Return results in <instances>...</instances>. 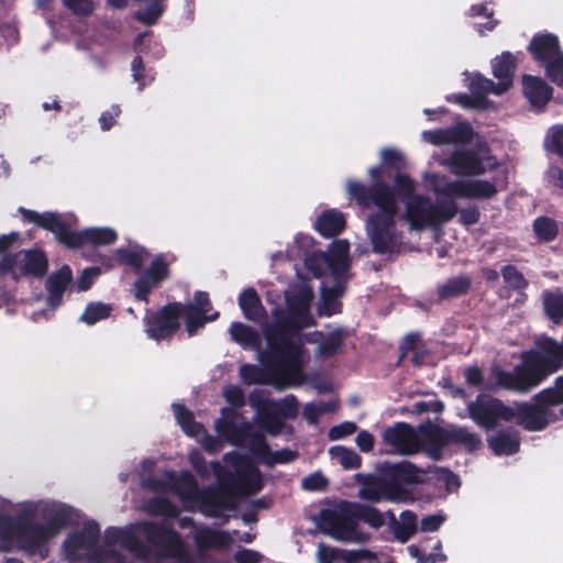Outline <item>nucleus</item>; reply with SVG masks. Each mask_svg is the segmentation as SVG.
I'll return each mask as SVG.
<instances>
[{
  "instance_id": "obj_36",
  "label": "nucleus",
  "mask_w": 563,
  "mask_h": 563,
  "mask_svg": "<svg viewBox=\"0 0 563 563\" xmlns=\"http://www.w3.org/2000/svg\"><path fill=\"white\" fill-rule=\"evenodd\" d=\"M488 446L495 455H514L520 449L519 433L517 431H500L488 439Z\"/></svg>"
},
{
  "instance_id": "obj_51",
  "label": "nucleus",
  "mask_w": 563,
  "mask_h": 563,
  "mask_svg": "<svg viewBox=\"0 0 563 563\" xmlns=\"http://www.w3.org/2000/svg\"><path fill=\"white\" fill-rule=\"evenodd\" d=\"M543 147L548 153L563 158V124H554L547 130Z\"/></svg>"
},
{
  "instance_id": "obj_53",
  "label": "nucleus",
  "mask_w": 563,
  "mask_h": 563,
  "mask_svg": "<svg viewBox=\"0 0 563 563\" xmlns=\"http://www.w3.org/2000/svg\"><path fill=\"white\" fill-rule=\"evenodd\" d=\"M146 511L153 516L176 517L178 508L166 497H155L147 501Z\"/></svg>"
},
{
  "instance_id": "obj_17",
  "label": "nucleus",
  "mask_w": 563,
  "mask_h": 563,
  "mask_svg": "<svg viewBox=\"0 0 563 563\" xmlns=\"http://www.w3.org/2000/svg\"><path fill=\"white\" fill-rule=\"evenodd\" d=\"M20 212L25 221L52 232L58 243L67 249L69 247L74 230H71L70 224L64 221L57 212L38 213L25 208H20Z\"/></svg>"
},
{
  "instance_id": "obj_63",
  "label": "nucleus",
  "mask_w": 563,
  "mask_h": 563,
  "mask_svg": "<svg viewBox=\"0 0 563 563\" xmlns=\"http://www.w3.org/2000/svg\"><path fill=\"white\" fill-rule=\"evenodd\" d=\"M65 8L77 16H89L96 7L93 0H62Z\"/></svg>"
},
{
  "instance_id": "obj_10",
  "label": "nucleus",
  "mask_w": 563,
  "mask_h": 563,
  "mask_svg": "<svg viewBox=\"0 0 563 563\" xmlns=\"http://www.w3.org/2000/svg\"><path fill=\"white\" fill-rule=\"evenodd\" d=\"M183 302H168L156 311H147L143 318L145 332L154 341H170L181 327Z\"/></svg>"
},
{
  "instance_id": "obj_64",
  "label": "nucleus",
  "mask_w": 563,
  "mask_h": 563,
  "mask_svg": "<svg viewBox=\"0 0 563 563\" xmlns=\"http://www.w3.org/2000/svg\"><path fill=\"white\" fill-rule=\"evenodd\" d=\"M335 408L336 404L333 401L320 402L318 405L308 404L305 407L303 415L308 422L316 423L322 413L331 412Z\"/></svg>"
},
{
  "instance_id": "obj_28",
  "label": "nucleus",
  "mask_w": 563,
  "mask_h": 563,
  "mask_svg": "<svg viewBox=\"0 0 563 563\" xmlns=\"http://www.w3.org/2000/svg\"><path fill=\"white\" fill-rule=\"evenodd\" d=\"M523 95L536 109H544L552 98L553 89L541 77L523 75Z\"/></svg>"
},
{
  "instance_id": "obj_37",
  "label": "nucleus",
  "mask_w": 563,
  "mask_h": 563,
  "mask_svg": "<svg viewBox=\"0 0 563 563\" xmlns=\"http://www.w3.org/2000/svg\"><path fill=\"white\" fill-rule=\"evenodd\" d=\"M253 427L249 422H244L242 424H235L232 421L219 420L217 422V431L218 433L228 439L229 442L236 446H242L246 444V440L249 435H251V431Z\"/></svg>"
},
{
  "instance_id": "obj_41",
  "label": "nucleus",
  "mask_w": 563,
  "mask_h": 563,
  "mask_svg": "<svg viewBox=\"0 0 563 563\" xmlns=\"http://www.w3.org/2000/svg\"><path fill=\"white\" fill-rule=\"evenodd\" d=\"M177 423L189 437H198L205 431L202 423L197 422L194 413L183 404H173Z\"/></svg>"
},
{
  "instance_id": "obj_29",
  "label": "nucleus",
  "mask_w": 563,
  "mask_h": 563,
  "mask_svg": "<svg viewBox=\"0 0 563 563\" xmlns=\"http://www.w3.org/2000/svg\"><path fill=\"white\" fill-rule=\"evenodd\" d=\"M22 255L20 273L26 277L42 278L48 271V258L42 249H30L20 252Z\"/></svg>"
},
{
  "instance_id": "obj_45",
  "label": "nucleus",
  "mask_w": 563,
  "mask_h": 563,
  "mask_svg": "<svg viewBox=\"0 0 563 563\" xmlns=\"http://www.w3.org/2000/svg\"><path fill=\"white\" fill-rule=\"evenodd\" d=\"M115 255L120 264L130 266L133 272L140 273L148 252L145 247H119L115 250Z\"/></svg>"
},
{
  "instance_id": "obj_52",
  "label": "nucleus",
  "mask_w": 563,
  "mask_h": 563,
  "mask_svg": "<svg viewBox=\"0 0 563 563\" xmlns=\"http://www.w3.org/2000/svg\"><path fill=\"white\" fill-rule=\"evenodd\" d=\"M330 454L336 459L344 470H356L361 467L362 459L352 449H347L342 445H335L330 448Z\"/></svg>"
},
{
  "instance_id": "obj_20",
  "label": "nucleus",
  "mask_w": 563,
  "mask_h": 563,
  "mask_svg": "<svg viewBox=\"0 0 563 563\" xmlns=\"http://www.w3.org/2000/svg\"><path fill=\"white\" fill-rule=\"evenodd\" d=\"M405 219L411 230L421 231L428 227H434L433 203L428 196L417 195L407 201Z\"/></svg>"
},
{
  "instance_id": "obj_33",
  "label": "nucleus",
  "mask_w": 563,
  "mask_h": 563,
  "mask_svg": "<svg viewBox=\"0 0 563 563\" xmlns=\"http://www.w3.org/2000/svg\"><path fill=\"white\" fill-rule=\"evenodd\" d=\"M79 517L80 515L75 508L67 505H60L48 511L47 522L44 525L54 538L63 528L76 525Z\"/></svg>"
},
{
  "instance_id": "obj_43",
  "label": "nucleus",
  "mask_w": 563,
  "mask_h": 563,
  "mask_svg": "<svg viewBox=\"0 0 563 563\" xmlns=\"http://www.w3.org/2000/svg\"><path fill=\"white\" fill-rule=\"evenodd\" d=\"M240 376L242 380L247 384H267V383H275V384H282L285 386H289L284 379H274L272 378L271 374L264 369L260 368L256 365L253 364H243L240 367Z\"/></svg>"
},
{
  "instance_id": "obj_22",
  "label": "nucleus",
  "mask_w": 563,
  "mask_h": 563,
  "mask_svg": "<svg viewBox=\"0 0 563 563\" xmlns=\"http://www.w3.org/2000/svg\"><path fill=\"white\" fill-rule=\"evenodd\" d=\"M422 136L434 145L468 144L474 139V130L470 122L463 121L446 129L424 131Z\"/></svg>"
},
{
  "instance_id": "obj_49",
  "label": "nucleus",
  "mask_w": 563,
  "mask_h": 563,
  "mask_svg": "<svg viewBox=\"0 0 563 563\" xmlns=\"http://www.w3.org/2000/svg\"><path fill=\"white\" fill-rule=\"evenodd\" d=\"M345 332L338 328L329 332L318 345V354L323 357L334 355L343 345Z\"/></svg>"
},
{
  "instance_id": "obj_6",
  "label": "nucleus",
  "mask_w": 563,
  "mask_h": 563,
  "mask_svg": "<svg viewBox=\"0 0 563 563\" xmlns=\"http://www.w3.org/2000/svg\"><path fill=\"white\" fill-rule=\"evenodd\" d=\"M148 543L159 548V558L176 559V563H192L179 532L164 522L140 521L134 526Z\"/></svg>"
},
{
  "instance_id": "obj_7",
  "label": "nucleus",
  "mask_w": 563,
  "mask_h": 563,
  "mask_svg": "<svg viewBox=\"0 0 563 563\" xmlns=\"http://www.w3.org/2000/svg\"><path fill=\"white\" fill-rule=\"evenodd\" d=\"M467 416L483 430H495L500 421L510 422L514 420L512 407L506 405L501 399L481 393L466 405Z\"/></svg>"
},
{
  "instance_id": "obj_59",
  "label": "nucleus",
  "mask_w": 563,
  "mask_h": 563,
  "mask_svg": "<svg viewBox=\"0 0 563 563\" xmlns=\"http://www.w3.org/2000/svg\"><path fill=\"white\" fill-rule=\"evenodd\" d=\"M449 102H455L465 109H485L488 102L484 96H473L467 93H456L446 97Z\"/></svg>"
},
{
  "instance_id": "obj_11",
  "label": "nucleus",
  "mask_w": 563,
  "mask_h": 563,
  "mask_svg": "<svg viewBox=\"0 0 563 563\" xmlns=\"http://www.w3.org/2000/svg\"><path fill=\"white\" fill-rule=\"evenodd\" d=\"M385 186L389 192L390 198L394 201L395 207H398L397 199L401 201H409L416 195V184L410 178L409 175L404 174L401 172H397L394 177V186L388 185L387 183H377L365 185L361 181L349 180L346 184V190L349 196L355 200V202H364L372 200L373 188H378Z\"/></svg>"
},
{
  "instance_id": "obj_31",
  "label": "nucleus",
  "mask_w": 563,
  "mask_h": 563,
  "mask_svg": "<svg viewBox=\"0 0 563 563\" xmlns=\"http://www.w3.org/2000/svg\"><path fill=\"white\" fill-rule=\"evenodd\" d=\"M194 539L196 545L201 550H225L232 543V537L229 532L209 527L197 530Z\"/></svg>"
},
{
  "instance_id": "obj_60",
  "label": "nucleus",
  "mask_w": 563,
  "mask_h": 563,
  "mask_svg": "<svg viewBox=\"0 0 563 563\" xmlns=\"http://www.w3.org/2000/svg\"><path fill=\"white\" fill-rule=\"evenodd\" d=\"M389 527L393 530L395 538L400 543H406L411 537H413L417 532L418 528H407L402 522H399L393 512V510L386 511Z\"/></svg>"
},
{
  "instance_id": "obj_58",
  "label": "nucleus",
  "mask_w": 563,
  "mask_h": 563,
  "mask_svg": "<svg viewBox=\"0 0 563 563\" xmlns=\"http://www.w3.org/2000/svg\"><path fill=\"white\" fill-rule=\"evenodd\" d=\"M468 180H452L446 183L441 188L437 189L439 195L453 198H466L470 199Z\"/></svg>"
},
{
  "instance_id": "obj_15",
  "label": "nucleus",
  "mask_w": 563,
  "mask_h": 563,
  "mask_svg": "<svg viewBox=\"0 0 563 563\" xmlns=\"http://www.w3.org/2000/svg\"><path fill=\"white\" fill-rule=\"evenodd\" d=\"M386 444L394 448L400 454L412 455L420 451L427 453L426 437L420 430V435L406 422H397L387 428L383 433Z\"/></svg>"
},
{
  "instance_id": "obj_14",
  "label": "nucleus",
  "mask_w": 563,
  "mask_h": 563,
  "mask_svg": "<svg viewBox=\"0 0 563 563\" xmlns=\"http://www.w3.org/2000/svg\"><path fill=\"white\" fill-rule=\"evenodd\" d=\"M133 283V295L137 301L148 302L150 295L170 277V265L164 254L154 256L148 267Z\"/></svg>"
},
{
  "instance_id": "obj_1",
  "label": "nucleus",
  "mask_w": 563,
  "mask_h": 563,
  "mask_svg": "<svg viewBox=\"0 0 563 563\" xmlns=\"http://www.w3.org/2000/svg\"><path fill=\"white\" fill-rule=\"evenodd\" d=\"M313 292L309 287L300 288L286 298L287 308L273 309V321L262 328L266 344H269L271 354L285 356L287 361H295L300 352L302 342L298 334L306 328L314 327L316 320L310 312Z\"/></svg>"
},
{
  "instance_id": "obj_48",
  "label": "nucleus",
  "mask_w": 563,
  "mask_h": 563,
  "mask_svg": "<svg viewBox=\"0 0 563 563\" xmlns=\"http://www.w3.org/2000/svg\"><path fill=\"white\" fill-rule=\"evenodd\" d=\"M113 308L110 303H104L101 301H91L89 302L79 320L87 325H93L101 320H106L111 316Z\"/></svg>"
},
{
  "instance_id": "obj_47",
  "label": "nucleus",
  "mask_w": 563,
  "mask_h": 563,
  "mask_svg": "<svg viewBox=\"0 0 563 563\" xmlns=\"http://www.w3.org/2000/svg\"><path fill=\"white\" fill-rule=\"evenodd\" d=\"M357 523L360 521L367 523L374 529H379L385 525L387 518L386 511L382 512L377 508L366 504L355 503Z\"/></svg>"
},
{
  "instance_id": "obj_24",
  "label": "nucleus",
  "mask_w": 563,
  "mask_h": 563,
  "mask_svg": "<svg viewBox=\"0 0 563 563\" xmlns=\"http://www.w3.org/2000/svg\"><path fill=\"white\" fill-rule=\"evenodd\" d=\"M14 536L20 548L31 554H35L53 538L45 525L38 522H27L18 526Z\"/></svg>"
},
{
  "instance_id": "obj_44",
  "label": "nucleus",
  "mask_w": 563,
  "mask_h": 563,
  "mask_svg": "<svg viewBox=\"0 0 563 563\" xmlns=\"http://www.w3.org/2000/svg\"><path fill=\"white\" fill-rule=\"evenodd\" d=\"M175 492L183 501L197 503L201 489L198 482L190 472H183L175 485Z\"/></svg>"
},
{
  "instance_id": "obj_56",
  "label": "nucleus",
  "mask_w": 563,
  "mask_h": 563,
  "mask_svg": "<svg viewBox=\"0 0 563 563\" xmlns=\"http://www.w3.org/2000/svg\"><path fill=\"white\" fill-rule=\"evenodd\" d=\"M246 444L252 454L263 463L271 449L265 435L260 431L252 430L251 435H249L246 440Z\"/></svg>"
},
{
  "instance_id": "obj_40",
  "label": "nucleus",
  "mask_w": 563,
  "mask_h": 563,
  "mask_svg": "<svg viewBox=\"0 0 563 563\" xmlns=\"http://www.w3.org/2000/svg\"><path fill=\"white\" fill-rule=\"evenodd\" d=\"M499 178L495 177L493 181L486 179L468 180L470 199H492L499 191ZM507 187V177L504 176L503 186L500 189Z\"/></svg>"
},
{
  "instance_id": "obj_55",
  "label": "nucleus",
  "mask_w": 563,
  "mask_h": 563,
  "mask_svg": "<svg viewBox=\"0 0 563 563\" xmlns=\"http://www.w3.org/2000/svg\"><path fill=\"white\" fill-rule=\"evenodd\" d=\"M500 274L504 282L514 290H523L529 286V282L515 265L503 266Z\"/></svg>"
},
{
  "instance_id": "obj_57",
  "label": "nucleus",
  "mask_w": 563,
  "mask_h": 563,
  "mask_svg": "<svg viewBox=\"0 0 563 563\" xmlns=\"http://www.w3.org/2000/svg\"><path fill=\"white\" fill-rule=\"evenodd\" d=\"M470 88L475 96H484L488 93L501 95L505 91H499V84L494 82L492 79L477 74L471 81Z\"/></svg>"
},
{
  "instance_id": "obj_5",
  "label": "nucleus",
  "mask_w": 563,
  "mask_h": 563,
  "mask_svg": "<svg viewBox=\"0 0 563 563\" xmlns=\"http://www.w3.org/2000/svg\"><path fill=\"white\" fill-rule=\"evenodd\" d=\"M314 336H323L321 331L303 333V330L298 334V339L302 342L297 358L292 361L285 360V356H276L271 354L269 344H266V350L261 353V363L265 366L266 371L274 379H284L290 386H299L305 383L306 375L303 373L306 343H314Z\"/></svg>"
},
{
  "instance_id": "obj_42",
  "label": "nucleus",
  "mask_w": 563,
  "mask_h": 563,
  "mask_svg": "<svg viewBox=\"0 0 563 563\" xmlns=\"http://www.w3.org/2000/svg\"><path fill=\"white\" fill-rule=\"evenodd\" d=\"M532 229L536 239L540 243L554 241L560 232L558 221L547 216L536 218L532 223Z\"/></svg>"
},
{
  "instance_id": "obj_50",
  "label": "nucleus",
  "mask_w": 563,
  "mask_h": 563,
  "mask_svg": "<svg viewBox=\"0 0 563 563\" xmlns=\"http://www.w3.org/2000/svg\"><path fill=\"white\" fill-rule=\"evenodd\" d=\"M339 295V287L323 289L321 305L318 308V314L320 317H332L341 312L342 303L336 298Z\"/></svg>"
},
{
  "instance_id": "obj_54",
  "label": "nucleus",
  "mask_w": 563,
  "mask_h": 563,
  "mask_svg": "<svg viewBox=\"0 0 563 563\" xmlns=\"http://www.w3.org/2000/svg\"><path fill=\"white\" fill-rule=\"evenodd\" d=\"M459 212L457 205L454 200H440L433 203L434 227L452 220Z\"/></svg>"
},
{
  "instance_id": "obj_8",
  "label": "nucleus",
  "mask_w": 563,
  "mask_h": 563,
  "mask_svg": "<svg viewBox=\"0 0 563 563\" xmlns=\"http://www.w3.org/2000/svg\"><path fill=\"white\" fill-rule=\"evenodd\" d=\"M354 507L355 501L343 500L335 509H322L319 515V528L336 540H353L357 529Z\"/></svg>"
},
{
  "instance_id": "obj_16",
  "label": "nucleus",
  "mask_w": 563,
  "mask_h": 563,
  "mask_svg": "<svg viewBox=\"0 0 563 563\" xmlns=\"http://www.w3.org/2000/svg\"><path fill=\"white\" fill-rule=\"evenodd\" d=\"M100 526L96 520H87L80 530L70 532L63 542V549L71 563L82 562L80 550L99 543Z\"/></svg>"
},
{
  "instance_id": "obj_62",
  "label": "nucleus",
  "mask_w": 563,
  "mask_h": 563,
  "mask_svg": "<svg viewBox=\"0 0 563 563\" xmlns=\"http://www.w3.org/2000/svg\"><path fill=\"white\" fill-rule=\"evenodd\" d=\"M545 68L547 76L549 79L560 86L563 87V53L543 65Z\"/></svg>"
},
{
  "instance_id": "obj_34",
  "label": "nucleus",
  "mask_w": 563,
  "mask_h": 563,
  "mask_svg": "<svg viewBox=\"0 0 563 563\" xmlns=\"http://www.w3.org/2000/svg\"><path fill=\"white\" fill-rule=\"evenodd\" d=\"M345 224L344 214L336 209H330L322 211L317 218L314 229L323 238H335L343 232Z\"/></svg>"
},
{
  "instance_id": "obj_30",
  "label": "nucleus",
  "mask_w": 563,
  "mask_h": 563,
  "mask_svg": "<svg viewBox=\"0 0 563 563\" xmlns=\"http://www.w3.org/2000/svg\"><path fill=\"white\" fill-rule=\"evenodd\" d=\"M472 287V278L467 274L454 276L438 285L435 289L437 303L460 298L468 294Z\"/></svg>"
},
{
  "instance_id": "obj_39",
  "label": "nucleus",
  "mask_w": 563,
  "mask_h": 563,
  "mask_svg": "<svg viewBox=\"0 0 563 563\" xmlns=\"http://www.w3.org/2000/svg\"><path fill=\"white\" fill-rule=\"evenodd\" d=\"M239 306L247 320L257 321L265 314L262 300L253 287H249L240 294Z\"/></svg>"
},
{
  "instance_id": "obj_38",
  "label": "nucleus",
  "mask_w": 563,
  "mask_h": 563,
  "mask_svg": "<svg viewBox=\"0 0 563 563\" xmlns=\"http://www.w3.org/2000/svg\"><path fill=\"white\" fill-rule=\"evenodd\" d=\"M386 479L380 474L379 477L367 481L358 490V497L361 499L378 503L382 499H387L390 501H397L394 493H390L386 488Z\"/></svg>"
},
{
  "instance_id": "obj_9",
  "label": "nucleus",
  "mask_w": 563,
  "mask_h": 563,
  "mask_svg": "<svg viewBox=\"0 0 563 563\" xmlns=\"http://www.w3.org/2000/svg\"><path fill=\"white\" fill-rule=\"evenodd\" d=\"M212 467L219 485L203 487L197 503H199L200 511L203 515L211 518H220L223 511L234 510L236 505L224 470L220 466L219 462H213Z\"/></svg>"
},
{
  "instance_id": "obj_25",
  "label": "nucleus",
  "mask_w": 563,
  "mask_h": 563,
  "mask_svg": "<svg viewBox=\"0 0 563 563\" xmlns=\"http://www.w3.org/2000/svg\"><path fill=\"white\" fill-rule=\"evenodd\" d=\"M117 240L118 234L111 228H87L81 231H74L68 249L75 250L84 245H111L115 243Z\"/></svg>"
},
{
  "instance_id": "obj_46",
  "label": "nucleus",
  "mask_w": 563,
  "mask_h": 563,
  "mask_svg": "<svg viewBox=\"0 0 563 563\" xmlns=\"http://www.w3.org/2000/svg\"><path fill=\"white\" fill-rule=\"evenodd\" d=\"M230 334L232 340L242 346L254 347L260 344L258 332L242 322H232L230 325Z\"/></svg>"
},
{
  "instance_id": "obj_12",
  "label": "nucleus",
  "mask_w": 563,
  "mask_h": 563,
  "mask_svg": "<svg viewBox=\"0 0 563 563\" xmlns=\"http://www.w3.org/2000/svg\"><path fill=\"white\" fill-rule=\"evenodd\" d=\"M382 475L386 479V488L394 493L397 501H405L408 499L410 492L404 487L405 484L416 485L423 484L424 476L428 471L417 467L409 461H401L399 463H385L382 467Z\"/></svg>"
},
{
  "instance_id": "obj_13",
  "label": "nucleus",
  "mask_w": 563,
  "mask_h": 563,
  "mask_svg": "<svg viewBox=\"0 0 563 563\" xmlns=\"http://www.w3.org/2000/svg\"><path fill=\"white\" fill-rule=\"evenodd\" d=\"M533 400L534 404L516 402V407H512L517 424L528 431H541L550 423L559 421V416L551 409L554 406L541 397V391L533 396Z\"/></svg>"
},
{
  "instance_id": "obj_61",
  "label": "nucleus",
  "mask_w": 563,
  "mask_h": 563,
  "mask_svg": "<svg viewBox=\"0 0 563 563\" xmlns=\"http://www.w3.org/2000/svg\"><path fill=\"white\" fill-rule=\"evenodd\" d=\"M541 397L553 406L563 405V375L554 379L553 386L542 389Z\"/></svg>"
},
{
  "instance_id": "obj_19",
  "label": "nucleus",
  "mask_w": 563,
  "mask_h": 563,
  "mask_svg": "<svg viewBox=\"0 0 563 563\" xmlns=\"http://www.w3.org/2000/svg\"><path fill=\"white\" fill-rule=\"evenodd\" d=\"M224 473L233 497L255 495L263 488V479L260 471L249 463H245L244 470L238 467L235 472L224 470Z\"/></svg>"
},
{
  "instance_id": "obj_27",
  "label": "nucleus",
  "mask_w": 563,
  "mask_h": 563,
  "mask_svg": "<svg viewBox=\"0 0 563 563\" xmlns=\"http://www.w3.org/2000/svg\"><path fill=\"white\" fill-rule=\"evenodd\" d=\"M71 280L73 272L66 264L46 279L45 288L47 290V305L52 309H56L62 305L64 292Z\"/></svg>"
},
{
  "instance_id": "obj_21",
  "label": "nucleus",
  "mask_w": 563,
  "mask_h": 563,
  "mask_svg": "<svg viewBox=\"0 0 563 563\" xmlns=\"http://www.w3.org/2000/svg\"><path fill=\"white\" fill-rule=\"evenodd\" d=\"M451 173L457 176H481L486 167L479 154L471 148L455 150L446 159Z\"/></svg>"
},
{
  "instance_id": "obj_3",
  "label": "nucleus",
  "mask_w": 563,
  "mask_h": 563,
  "mask_svg": "<svg viewBox=\"0 0 563 563\" xmlns=\"http://www.w3.org/2000/svg\"><path fill=\"white\" fill-rule=\"evenodd\" d=\"M490 376L495 383L484 385L485 390L495 391L503 388L516 393H527L540 385L549 375L539 364L537 357L530 351H526L521 354V362L514 367L512 372L494 366L490 369Z\"/></svg>"
},
{
  "instance_id": "obj_26",
  "label": "nucleus",
  "mask_w": 563,
  "mask_h": 563,
  "mask_svg": "<svg viewBox=\"0 0 563 563\" xmlns=\"http://www.w3.org/2000/svg\"><path fill=\"white\" fill-rule=\"evenodd\" d=\"M528 52L542 65L562 53L559 38L552 33L536 34L528 45Z\"/></svg>"
},
{
  "instance_id": "obj_23",
  "label": "nucleus",
  "mask_w": 563,
  "mask_h": 563,
  "mask_svg": "<svg viewBox=\"0 0 563 563\" xmlns=\"http://www.w3.org/2000/svg\"><path fill=\"white\" fill-rule=\"evenodd\" d=\"M530 352L548 375L563 367V338L561 343L553 338H543L538 341L537 350H530Z\"/></svg>"
},
{
  "instance_id": "obj_35",
  "label": "nucleus",
  "mask_w": 563,
  "mask_h": 563,
  "mask_svg": "<svg viewBox=\"0 0 563 563\" xmlns=\"http://www.w3.org/2000/svg\"><path fill=\"white\" fill-rule=\"evenodd\" d=\"M181 319L185 320L186 331L188 336H194L202 329L206 323L212 322L219 318V312L216 311L212 314H206L200 311L192 303H183Z\"/></svg>"
},
{
  "instance_id": "obj_4",
  "label": "nucleus",
  "mask_w": 563,
  "mask_h": 563,
  "mask_svg": "<svg viewBox=\"0 0 563 563\" xmlns=\"http://www.w3.org/2000/svg\"><path fill=\"white\" fill-rule=\"evenodd\" d=\"M426 437L427 455L434 461L443 457V450L450 444L461 445L466 452L473 453L483 446L481 437L471 432L466 427H452L450 429L428 423L421 426Z\"/></svg>"
},
{
  "instance_id": "obj_18",
  "label": "nucleus",
  "mask_w": 563,
  "mask_h": 563,
  "mask_svg": "<svg viewBox=\"0 0 563 563\" xmlns=\"http://www.w3.org/2000/svg\"><path fill=\"white\" fill-rule=\"evenodd\" d=\"M103 543L107 547L119 543L124 550L143 561L151 554L150 545L141 541L130 528L108 527L104 530Z\"/></svg>"
},
{
  "instance_id": "obj_2",
  "label": "nucleus",
  "mask_w": 563,
  "mask_h": 563,
  "mask_svg": "<svg viewBox=\"0 0 563 563\" xmlns=\"http://www.w3.org/2000/svg\"><path fill=\"white\" fill-rule=\"evenodd\" d=\"M372 191V200L366 203L356 202L362 209L377 208V211L371 213L366 221L372 251L380 255L399 252L400 241L396 228L398 207H395L385 186L373 188Z\"/></svg>"
},
{
  "instance_id": "obj_32",
  "label": "nucleus",
  "mask_w": 563,
  "mask_h": 563,
  "mask_svg": "<svg viewBox=\"0 0 563 563\" xmlns=\"http://www.w3.org/2000/svg\"><path fill=\"white\" fill-rule=\"evenodd\" d=\"M517 58L510 52H503L493 62V74L498 79L499 91H507L514 82Z\"/></svg>"
}]
</instances>
